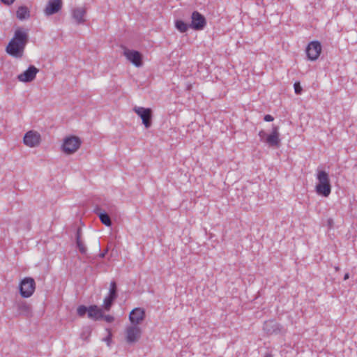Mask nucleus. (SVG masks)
<instances>
[{"mask_svg": "<svg viewBox=\"0 0 357 357\" xmlns=\"http://www.w3.org/2000/svg\"><path fill=\"white\" fill-rule=\"evenodd\" d=\"M175 27L181 33H185L190 27V24H188L181 20H177L175 21Z\"/></svg>", "mask_w": 357, "mask_h": 357, "instance_id": "obj_23", "label": "nucleus"}, {"mask_svg": "<svg viewBox=\"0 0 357 357\" xmlns=\"http://www.w3.org/2000/svg\"><path fill=\"white\" fill-rule=\"evenodd\" d=\"M82 141L79 137L71 135L63 139L62 150L66 154H72L80 147Z\"/></svg>", "mask_w": 357, "mask_h": 357, "instance_id": "obj_4", "label": "nucleus"}, {"mask_svg": "<svg viewBox=\"0 0 357 357\" xmlns=\"http://www.w3.org/2000/svg\"><path fill=\"white\" fill-rule=\"evenodd\" d=\"M349 278V273H345L344 276V280H347Z\"/></svg>", "mask_w": 357, "mask_h": 357, "instance_id": "obj_34", "label": "nucleus"}, {"mask_svg": "<svg viewBox=\"0 0 357 357\" xmlns=\"http://www.w3.org/2000/svg\"><path fill=\"white\" fill-rule=\"evenodd\" d=\"M263 330L269 335L280 333L282 332V327L274 320H268L264 322Z\"/></svg>", "mask_w": 357, "mask_h": 357, "instance_id": "obj_13", "label": "nucleus"}, {"mask_svg": "<svg viewBox=\"0 0 357 357\" xmlns=\"http://www.w3.org/2000/svg\"><path fill=\"white\" fill-rule=\"evenodd\" d=\"M38 71L39 70L37 68L31 65L24 72L17 76V79L19 81L22 82H31L36 78V74Z\"/></svg>", "mask_w": 357, "mask_h": 357, "instance_id": "obj_10", "label": "nucleus"}, {"mask_svg": "<svg viewBox=\"0 0 357 357\" xmlns=\"http://www.w3.org/2000/svg\"><path fill=\"white\" fill-rule=\"evenodd\" d=\"M294 91L295 93L297 95H300L303 92V89L301 86V84L299 82H296L294 84Z\"/></svg>", "mask_w": 357, "mask_h": 357, "instance_id": "obj_27", "label": "nucleus"}, {"mask_svg": "<svg viewBox=\"0 0 357 357\" xmlns=\"http://www.w3.org/2000/svg\"><path fill=\"white\" fill-rule=\"evenodd\" d=\"M94 213L99 217L100 222L105 226L110 227L112 225L109 215L99 206L94 208Z\"/></svg>", "mask_w": 357, "mask_h": 357, "instance_id": "obj_19", "label": "nucleus"}, {"mask_svg": "<svg viewBox=\"0 0 357 357\" xmlns=\"http://www.w3.org/2000/svg\"><path fill=\"white\" fill-rule=\"evenodd\" d=\"M105 321H107V323H112L114 321V318L113 316L112 315H104L103 314V318H102Z\"/></svg>", "mask_w": 357, "mask_h": 357, "instance_id": "obj_29", "label": "nucleus"}, {"mask_svg": "<svg viewBox=\"0 0 357 357\" xmlns=\"http://www.w3.org/2000/svg\"><path fill=\"white\" fill-rule=\"evenodd\" d=\"M86 13V10L84 8H75L72 10V17L77 24H84L86 21L84 19Z\"/></svg>", "mask_w": 357, "mask_h": 357, "instance_id": "obj_17", "label": "nucleus"}, {"mask_svg": "<svg viewBox=\"0 0 357 357\" xmlns=\"http://www.w3.org/2000/svg\"><path fill=\"white\" fill-rule=\"evenodd\" d=\"M305 52L309 60L316 61L321 52V43L317 40L310 42L307 45Z\"/></svg>", "mask_w": 357, "mask_h": 357, "instance_id": "obj_6", "label": "nucleus"}, {"mask_svg": "<svg viewBox=\"0 0 357 357\" xmlns=\"http://www.w3.org/2000/svg\"><path fill=\"white\" fill-rule=\"evenodd\" d=\"M91 328L90 327H86V328L83 329L80 336H81V338L82 340H84V341L89 342V337L91 336Z\"/></svg>", "mask_w": 357, "mask_h": 357, "instance_id": "obj_24", "label": "nucleus"}, {"mask_svg": "<svg viewBox=\"0 0 357 357\" xmlns=\"http://www.w3.org/2000/svg\"><path fill=\"white\" fill-rule=\"evenodd\" d=\"M317 178L319 181L315 188L317 193L327 197L331 192L328 174L324 170H318Z\"/></svg>", "mask_w": 357, "mask_h": 357, "instance_id": "obj_2", "label": "nucleus"}, {"mask_svg": "<svg viewBox=\"0 0 357 357\" xmlns=\"http://www.w3.org/2000/svg\"><path fill=\"white\" fill-rule=\"evenodd\" d=\"M145 318V311L140 307L133 309L129 314V320L132 325L137 326Z\"/></svg>", "mask_w": 357, "mask_h": 357, "instance_id": "obj_14", "label": "nucleus"}, {"mask_svg": "<svg viewBox=\"0 0 357 357\" xmlns=\"http://www.w3.org/2000/svg\"><path fill=\"white\" fill-rule=\"evenodd\" d=\"M14 307L16 308L18 314L25 317H29L32 314L31 305L22 299L15 301Z\"/></svg>", "mask_w": 357, "mask_h": 357, "instance_id": "obj_9", "label": "nucleus"}, {"mask_svg": "<svg viewBox=\"0 0 357 357\" xmlns=\"http://www.w3.org/2000/svg\"><path fill=\"white\" fill-rule=\"evenodd\" d=\"M124 55L136 67L142 66V55L139 52L136 50H126Z\"/></svg>", "mask_w": 357, "mask_h": 357, "instance_id": "obj_15", "label": "nucleus"}, {"mask_svg": "<svg viewBox=\"0 0 357 357\" xmlns=\"http://www.w3.org/2000/svg\"><path fill=\"white\" fill-rule=\"evenodd\" d=\"M107 331H108V335H107L106 337H105V338L103 339V341L106 342H107V344L108 346H109V345H110V343H111V342H112V333H111L110 330L107 329Z\"/></svg>", "mask_w": 357, "mask_h": 357, "instance_id": "obj_28", "label": "nucleus"}, {"mask_svg": "<svg viewBox=\"0 0 357 357\" xmlns=\"http://www.w3.org/2000/svg\"><path fill=\"white\" fill-rule=\"evenodd\" d=\"M109 294L112 296H118L117 295V287L115 281H112L110 283V287L109 291Z\"/></svg>", "mask_w": 357, "mask_h": 357, "instance_id": "obj_26", "label": "nucleus"}, {"mask_svg": "<svg viewBox=\"0 0 357 357\" xmlns=\"http://www.w3.org/2000/svg\"><path fill=\"white\" fill-rule=\"evenodd\" d=\"M266 135V132L264 131V130H261L259 131V136L261 137V139H262Z\"/></svg>", "mask_w": 357, "mask_h": 357, "instance_id": "obj_32", "label": "nucleus"}, {"mask_svg": "<svg viewBox=\"0 0 357 357\" xmlns=\"http://www.w3.org/2000/svg\"><path fill=\"white\" fill-rule=\"evenodd\" d=\"M36 282L33 278L25 277L19 284V291L22 298H29L34 293Z\"/></svg>", "mask_w": 357, "mask_h": 357, "instance_id": "obj_3", "label": "nucleus"}, {"mask_svg": "<svg viewBox=\"0 0 357 357\" xmlns=\"http://www.w3.org/2000/svg\"><path fill=\"white\" fill-rule=\"evenodd\" d=\"M88 317L93 321H98V320L102 319V318H103L102 310L96 305H90Z\"/></svg>", "mask_w": 357, "mask_h": 357, "instance_id": "obj_18", "label": "nucleus"}, {"mask_svg": "<svg viewBox=\"0 0 357 357\" xmlns=\"http://www.w3.org/2000/svg\"><path fill=\"white\" fill-rule=\"evenodd\" d=\"M206 25L205 17L198 11L192 12L191 15V23L190 27L196 31L204 29Z\"/></svg>", "mask_w": 357, "mask_h": 357, "instance_id": "obj_7", "label": "nucleus"}, {"mask_svg": "<svg viewBox=\"0 0 357 357\" xmlns=\"http://www.w3.org/2000/svg\"><path fill=\"white\" fill-rule=\"evenodd\" d=\"M126 340L128 344L137 342L142 335V329L135 325L130 326L126 330Z\"/></svg>", "mask_w": 357, "mask_h": 357, "instance_id": "obj_8", "label": "nucleus"}, {"mask_svg": "<svg viewBox=\"0 0 357 357\" xmlns=\"http://www.w3.org/2000/svg\"><path fill=\"white\" fill-rule=\"evenodd\" d=\"M279 136L278 127L273 126L272 132L266 137V142L270 146L278 147L280 144Z\"/></svg>", "mask_w": 357, "mask_h": 357, "instance_id": "obj_16", "label": "nucleus"}, {"mask_svg": "<svg viewBox=\"0 0 357 357\" xmlns=\"http://www.w3.org/2000/svg\"><path fill=\"white\" fill-rule=\"evenodd\" d=\"M6 5H11L15 0H1Z\"/></svg>", "mask_w": 357, "mask_h": 357, "instance_id": "obj_31", "label": "nucleus"}, {"mask_svg": "<svg viewBox=\"0 0 357 357\" xmlns=\"http://www.w3.org/2000/svg\"><path fill=\"white\" fill-rule=\"evenodd\" d=\"M133 110L141 118L142 123L146 128L151 126L153 112L151 108L135 106Z\"/></svg>", "mask_w": 357, "mask_h": 357, "instance_id": "obj_5", "label": "nucleus"}, {"mask_svg": "<svg viewBox=\"0 0 357 357\" xmlns=\"http://www.w3.org/2000/svg\"><path fill=\"white\" fill-rule=\"evenodd\" d=\"M76 244L79 251L82 254L85 255L86 253L87 249L81 240V229L79 228L77 229L76 232Z\"/></svg>", "mask_w": 357, "mask_h": 357, "instance_id": "obj_21", "label": "nucleus"}, {"mask_svg": "<svg viewBox=\"0 0 357 357\" xmlns=\"http://www.w3.org/2000/svg\"><path fill=\"white\" fill-rule=\"evenodd\" d=\"M16 16L20 20H24L30 17L29 9L26 6H20L16 12Z\"/></svg>", "mask_w": 357, "mask_h": 357, "instance_id": "obj_20", "label": "nucleus"}, {"mask_svg": "<svg viewBox=\"0 0 357 357\" xmlns=\"http://www.w3.org/2000/svg\"><path fill=\"white\" fill-rule=\"evenodd\" d=\"M107 252H108V250H107V249L105 250L102 253H100V254L99 255V257H100V258H104V257H105V255L107 253Z\"/></svg>", "mask_w": 357, "mask_h": 357, "instance_id": "obj_33", "label": "nucleus"}, {"mask_svg": "<svg viewBox=\"0 0 357 357\" xmlns=\"http://www.w3.org/2000/svg\"><path fill=\"white\" fill-rule=\"evenodd\" d=\"M89 307H88L85 305H79L77 310V314L79 317H84L86 312H87V314H89Z\"/></svg>", "mask_w": 357, "mask_h": 357, "instance_id": "obj_25", "label": "nucleus"}, {"mask_svg": "<svg viewBox=\"0 0 357 357\" xmlns=\"http://www.w3.org/2000/svg\"><path fill=\"white\" fill-rule=\"evenodd\" d=\"M264 120L265 121L271 122V121H273L274 120V118L271 115H270V114H266V115L264 116Z\"/></svg>", "mask_w": 357, "mask_h": 357, "instance_id": "obj_30", "label": "nucleus"}, {"mask_svg": "<svg viewBox=\"0 0 357 357\" xmlns=\"http://www.w3.org/2000/svg\"><path fill=\"white\" fill-rule=\"evenodd\" d=\"M335 269L336 271H338L340 270V268L338 266H335Z\"/></svg>", "mask_w": 357, "mask_h": 357, "instance_id": "obj_35", "label": "nucleus"}, {"mask_svg": "<svg viewBox=\"0 0 357 357\" xmlns=\"http://www.w3.org/2000/svg\"><path fill=\"white\" fill-rule=\"evenodd\" d=\"M267 357H271V355H268Z\"/></svg>", "mask_w": 357, "mask_h": 357, "instance_id": "obj_36", "label": "nucleus"}, {"mask_svg": "<svg viewBox=\"0 0 357 357\" xmlns=\"http://www.w3.org/2000/svg\"><path fill=\"white\" fill-rule=\"evenodd\" d=\"M28 41L29 35L26 31L21 28L17 29L6 47V52L13 57L22 58Z\"/></svg>", "mask_w": 357, "mask_h": 357, "instance_id": "obj_1", "label": "nucleus"}, {"mask_svg": "<svg viewBox=\"0 0 357 357\" xmlns=\"http://www.w3.org/2000/svg\"><path fill=\"white\" fill-rule=\"evenodd\" d=\"M62 0H49L44 9V13L46 16L56 14L62 8Z\"/></svg>", "mask_w": 357, "mask_h": 357, "instance_id": "obj_12", "label": "nucleus"}, {"mask_svg": "<svg viewBox=\"0 0 357 357\" xmlns=\"http://www.w3.org/2000/svg\"><path fill=\"white\" fill-rule=\"evenodd\" d=\"M24 143L29 147H36L40 142V135L36 131H28L24 137Z\"/></svg>", "mask_w": 357, "mask_h": 357, "instance_id": "obj_11", "label": "nucleus"}, {"mask_svg": "<svg viewBox=\"0 0 357 357\" xmlns=\"http://www.w3.org/2000/svg\"><path fill=\"white\" fill-rule=\"evenodd\" d=\"M117 298L116 296H112L110 294H108L104 299L103 301V307L105 310L109 311L115 301V299Z\"/></svg>", "mask_w": 357, "mask_h": 357, "instance_id": "obj_22", "label": "nucleus"}]
</instances>
